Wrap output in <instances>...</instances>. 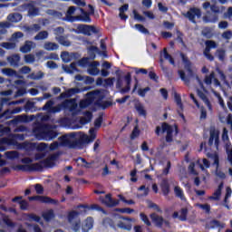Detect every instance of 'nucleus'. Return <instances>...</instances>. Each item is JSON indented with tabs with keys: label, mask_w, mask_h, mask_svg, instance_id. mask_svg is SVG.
<instances>
[{
	"label": "nucleus",
	"mask_w": 232,
	"mask_h": 232,
	"mask_svg": "<svg viewBox=\"0 0 232 232\" xmlns=\"http://www.w3.org/2000/svg\"><path fill=\"white\" fill-rule=\"evenodd\" d=\"M89 133L90 137L81 131L65 134L60 138L61 144L71 149H77L83 144L93 142L96 138L95 128L90 129Z\"/></svg>",
	"instance_id": "nucleus-1"
},
{
	"label": "nucleus",
	"mask_w": 232,
	"mask_h": 232,
	"mask_svg": "<svg viewBox=\"0 0 232 232\" xmlns=\"http://www.w3.org/2000/svg\"><path fill=\"white\" fill-rule=\"evenodd\" d=\"M181 58H182L184 68H185L187 73L183 70H179L178 73H179V79H181V81L187 86L190 85L191 81L196 80V81H198V82L200 86V89H203V91L206 92V87H205L204 83L201 82V80L199 79V77L197 74V72H195V70L192 69L191 63L188 60V58L184 54H181Z\"/></svg>",
	"instance_id": "nucleus-2"
},
{
	"label": "nucleus",
	"mask_w": 232,
	"mask_h": 232,
	"mask_svg": "<svg viewBox=\"0 0 232 232\" xmlns=\"http://www.w3.org/2000/svg\"><path fill=\"white\" fill-rule=\"evenodd\" d=\"M104 95L102 92L95 91L88 93L87 100H82L80 102V108L85 109L90 104L95 103L97 107L102 108V110H105L107 107L111 106V103L110 102H103Z\"/></svg>",
	"instance_id": "nucleus-3"
},
{
	"label": "nucleus",
	"mask_w": 232,
	"mask_h": 232,
	"mask_svg": "<svg viewBox=\"0 0 232 232\" xmlns=\"http://www.w3.org/2000/svg\"><path fill=\"white\" fill-rule=\"evenodd\" d=\"M88 6L91 9L90 13H87L83 8H80V12L82 14L76 16H72V14H74L76 11V7L71 6L66 12V20L70 22H74L76 19H81L84 23H92V18H90V14H94V7L92 5H89Z\"/></svg>",
	"instance_id": "nucleus-4"
},
{
	"label": "nucleus",
	"mask_w": 232,
	"mask_h": 232,
	"mask_svg": "<svg viewBox=\"0 0 232 232\" xmlns=\"http://www.w3.org/2000/svg\"><path fill=\"white\" fill-rule=\"evenodd\" d=\"M54 130L55 125L43 124L36 130V134L44 140H52L57 137V131Z\"/></svg>",
	"instance_id": "nucleus-5"
},
{
	"label": "nucleus",
	"mask_w": 232,
	"mask_h": 232,
	"mask_svg": "<svg viewBox=\"0 0 232 232\" xmlns=\"http://www.w3.org/2000/svg\"><path fill=\"white\" fill-rule=\"evenodd\" d=\"M160 131L166 133V142H173V136L179 133L177 126H172L168 123L161 124V127L157 126L156 134H160Z\"/></svg>",
	"instance_id": "nucleus-6"
},
{
	"label": "nucleus",
	"mask_w": 232,
	"mask_h": 232,
	"mask_svg": "<svg viewBox=\"0 0 232 232\" xmlns=\"http://www.w3.org/2000/svg\"><path fill=\"white\" fill-rule=\"evenodd\" d=\"M135 219L128 218H121L120 217L119 219L116 221V225H113L112 220L111 218H106L104 223H108L111 227H118L126 231H130L132 225L131 222H134Z\"/></svg>",
	"instance_id": "nucleus-7"
},
{
	"label": "nucleus",
	"mask_w": 232,
	"mask_h": 232,
	"mask_svg": "<svg viewBox=\"0 0 232 232\" xmlns=\"http://www.w3.org/2000/svg\"><path fill=\"white\" fill-rule=\"evenodd\" d=\"M80 66L86 67L88 66L87 72L92 76H96L101 73V70L98 69V66L101 65L99 62H91L89 63L88 58H83L79 62Z\"/></svg>",
	"instance_id": "nucleus-8"
},
{
	"label": "nucleus",
	"mask_w": 232,
	"mask_h": 232,
	"mask_svg": "<svg viewBox=\"0 0 232 232\" xmlns=\"http://www.w3.org/2000/svg\"><path fill=\"white\" fill-rule=\"evenodd\" d=\"M130 82H131V75L130 73H127L125 76V82H122L121 76L117 79L116 88L119 89V92L121 94H125L130 92Z\"/></svg>",
	"instance_id": "nucleus-9"
},
{
	"label": "nucleus",
	"mask_w": 232,
	"mask_h": 232,
	"mask_svg": "<svg viewBox=\"0 0 232 232\" xmlns=\"http://www.w3.org/2000/svg\"><path fill=\"white\" fill-rule=\"evenodd\" d=\"M183 15L192 24H196V19H200L201 17V11L198 7H190V9H188L186 14H183Z\"/></svg>",
	"instance_id": "nucleus-10"
},
{
	"label": "nucleus",
	"mask_w": 232,
	"mask_h": 232,
	"mask_svg": "<svg viewBox=\"0 0 232 232\" xmlns=\"http://www.w3.org/2000/svg\"><path fill=\"white\" fill-rule=\"evenodd\" d=\"M63 33L64 29L63 27H57L56 29H54L55 39L62 45L69 47L71 46V42L63 35Z\"/></svg>",
	"instance_id": "nucleus-11"
},
{
	"label": "nucleus",
	"mask_w": 232,
	"mask_h": 232,
	"mask_svg": "<svg viewBox=\"0 0 232 232\" xmlns=\"http://www.w3.org/2000/svg\"><path fill=\"white\" fill-rule=\"evenodd\" d=\"M207 157L213 161V165L216 166V175L220 179H226V174L222 170L218 169V156L217 153H208Z\"/></svg>",
	"instance_id": "nucleus-12"
},
{
	"label": "nucleus",
	"mask_w": 232,
	"mask_h": 232,
	"mask_svg": "<svg viewBox=\"0 0 232 232\" xmlns=\"http://www.w3.org/2000/svg\"><path fill=\"white\" fill-rule=\"evenodd\" d=\"M81 34L83 35H92V34H97L98 31L93 25H89V24H78L76 27Z\"/></svg>",
	"instance_id": "nucleus-13"
},
{
	"label": "nucleus",
	"mask_w": 232,
	"mask_h": 232,
	"mask_svg": "<svg viewBox=\"0 0 232 232\" xmlns=\"http://www.w3.org/2000/svg\"><path fill=\"white\" fill-rule=\"evenodd\" d=\"M205 45H207V47H205V50L203 53L204 56L207 57V59H208L209 61H213L214 56L209 53L211 49H216L218 47L216 42L213 40H208L205 42Z\"/></svg>",
	"instance_id": "nucleus-14"
},
{
	"label": "nucleus",
	"mask_w": 232,
	"mask_h": 232,
	"mask_svg": "<svg viewBox=\"0 0 232 232\" xmlns=\"http://www.w3.org/2000/svg\"><path fill=\"white\" fill-rule=\"evenodd\" d=\"M150 219L157 227H162L163 224H165L167 227H169V221L165 220L163 217L158 216L156 213L150 214Z\"/></svg>",
	"instance_id": "nucleus-15"
},
{
	"label": "nucleus",
	"mask_w": 232,
	"mask_h": 232,
	"mask_svg": "<svg viewBox=\"0 0 232 232\" xmlns=\"http://www.w3.org/2000/svg\"><path fill=\"white\" fill-rule=\"evenodd\" d=\"M220 135V132L218 130H217L215 128H211L210 129V137L208 140V145L210 147H212L214 145V147L218 148V143H219V139L218 136Z\"/></svg>",
	"instance_id": "nucleus-16"
},
{
	"label": "nucleus",
	"mask_w": 232,
	"mask_h": 232,
	"mask_svg": "<svg viewBox=\"0 0 232 232\" xmlns=\"http://www.w3.org/2000/svg\"><path fill=\"white\" fill-rule=\"evenodd\" d=\"M196 92H198V97L201 99L204 104L207 105L208 111H212V105L210 104L209 100L208 99L206 94L208 92L207 89H205L204 91V89L201 88V90L198 89Z\"/></svg>",
	"instance_id": "nucleus-17"
},
{
	"label": "nucleus",
	"mask_w": 232,
	"mask_h": 232,
	"mask_svg": "<svg viewBox=\"0 0 232 232\" xmlns=\"http://www.w3.org/2000/svg\"><path fill=\"white\" fill-rule=\"evenodd\" d=\"M204 82L208 86L212 85V83L217 87L221 85L220 82L216 78L214 72H212L209 75L205 76Z\"/></svg>",
	"instance_id": "nucleus-18"
},
{
	"label": "nucleus",
	"mask_w": 232,
	"mask_h": 232,
	"mask_svg": "<svg viewBox=\"0 0 232 232\" xmlns=\"http://www.w3.org/2000/svg\"><path fill=\"white\" fill-rule=\"evenodd\" d=\"M29 200H39L41 203H44V204H56L57 203L56 200L52 199L48 197H44V196L30 197Z\"/></svg>",
	"instance_id": "nucleus-19"
},
{
	"label": "nucleus",
	"mask_w": 232,
	"mask_h": 232,
	"mask_svg": "<svg viewBox=\"0 0 232 232\" xmlns=\"http://www.w3.org/2000/svg\"><path fill=\"white\" fill-rule=\"evenodd\" d=\"M53 102L52 100H49L45 105L44 106V108H42L43 111H48L49 112H59L61 111V107L57 106V107H53Z\"/></svg>",
	"instance_id": "nucleus-20"
},
{
	"label": "nucleus",
	"mask_w": 232,
	"mask_h": 232,
	"mask_svg": "<svg viewBox=\"0 0 232 232\" xmlns=\"http://www.w3.org/2000/svg\"><path fill=\"white\" fill-rule=\"evenodd\" d=\"M103 204L108 206L109 208L116 207L120 204L119 199H112L111 194H107L105 196V199L103 200Z\"/></svg>",
	"instance_id": "nucleus-21"
},
{
	"label": "nucleus",
	"mask_w": 232,
	"mask_h": 232,
	"mask_svg": "<svg viewBox=\"0 0 232 232\" xmlns=\"http://www.w3.org/2000/svg\"><path fill=\"white\" fill-rule=\"evenodd\" d=\"M59 154H50L46 160L43 161L44 166L53 168L54 166V160H57Z\"/></svg>",
	"instance_id": "nucleus-22"
},
{
	"label": "nucleus",
	"mask_w": 232,
	"mask_h": 232,
	"mask_svg": "<svg viewBox=\"0 0 232 232\" xmlns=\"http://www.w3.org/2000/svg\"><path fill=\"white\" fill-rule=\"evenodd\" d=\"M93 227V218L92 217L87 218L82 225V232H89Z\"/></svg>",
	"instance_id": "nucleus-23"
},
{
	"label": "nucleus",
	"mask_w": 232,
	"mask_h": 232,
	"mask_svg": "<svg viewBox=\"0 0 232 232\" xmlns=\"http://www.w3.org/2000/svg\"><path fill=\"white\" fill-rule=\"evenodd\" d=\"M40 10L35 6V3L31 1V5L28 7V16L34 18L38 15Z\"/></svg>",
	"instance_id": "nucleus-24"
},
{
	"label": "nucleus",
	"mask_w": 232,
	"mask_h": 232,
	"mask_svg": "<svg viewBox=\"0 0 232 232\" xmlns=\"http://www.w3.org/2000/svg\"><path fill=\"white\" fill-rule=\"evenodd\" d=\"M36 44L32 41H26L25 44L20 48V51L23 53H27L28 52H31L33 49H35Z\"/></svg>",
	"instance_id": "nucleus-25"
},
{
	"label": "nucleus",
	"mask_w": 232,
	"mask_h": 232,
	"mask_svg": "<svg viewBox=\"0 0 232 232\" xmlns=\"http://www.w3.org/2000/svg\"><path fill=\"white\" fill-rule=\"evenodd\" d=\"M80 90L78 88H71L67 90L65 92H62L60 98L66 99L72 97L73 95L79 93Z\"/></svg>",
	"instance_id": "nucleus-26"
},
{
	"label": "nucleus",
	"mask_w": 232,
	"mask_h": 232,
	"mask_svg": "<svg viewBox=\"0 0 232 232\" xmlns=\"http://www.w3.org/2000/svg\"><path fill=\"white\" fill-rule=\"evenodd\" d=\"M2 73L4 75H6L7 77H16L19 79L23 78V76H19V74L17 73V72L15 70L10 69V68L2 69Z\"/></svg>",
	"instance_id": "nucleus-27"
},
{
	"label": "nucleus",
	"mask_w": 232,
	"mask_h": 232,
	"mask_svg": "<svg viewBox=\"0 0 232 232\" xmlns=\"http://www.w3.org/2000/svg\"><path fill=\"white\" fill-rule=\"evenodd\" d=\"M92 121V112L87 111H85V112L83 113V117L81 118L80 123H81L82 125H85V124L89 123V122Z\"/></svg>",
	"instance_id": "nucleus-28"
},
{
	"label": "nucleus",
	"mask_w": 232,
	"mask_h": 232,
	"mask_svg": "<svg viewBox=\"0 0 232 232\" xmlns=\"http://www.w3.org/2000/svg\"><path fill=\"white\" fill-rule=\"evenodd\" d=\"M88 44H90L91 46L88 47V53L90 55V58L92 60H94L96 58V53H99V49L97 46L92 45V43L91 42H87Z\"/></svg>",
	"instance_id": "nucleus-29"
},
{
	"label": "nucleus",
	"mask_w": 232,
	"mask_h": 232,
	"mask_svg": "<svg viewBox=\"0 0 232 232\" xmlns=\"http://www.w3.org/2000/svg\"><path fill=\"white\" fill-rule=\"evenodd\" d=\"M76 56H77L76 53H69L68 52H63L61 54V58L65 63H70L72 59H76Z\"/></svg>",
	"instance_id": "nucleus-30"
},
{
	"label": "nucleus",
	"mask_w": 232,
	"mask_h": 232,
	"mask_svg": "<svg viewBox=\"0 0 232 232\" xmlns=\"http://www.w3.org/2000/svg\"><path fill=\"white\" fill-rule=\"evenodd\" d=\"M7 62L10 63V65L13 67L18 66L20 62V56L19 54H13L6 58Z\"/></svg>",
	"instance_id": "nucleus-31"
},
{
	"label": "nucleus",
	"mask_w": 232,
	"mask_h": 232,
	"mask_svg": "<svg viewBox=\"0 0 232 232\" xmlns=\"http://www.w3.org/2000/svg\"><path fill=\"white\" fill-rule=\"evenodd\" d=\"M34 169V165H15L14 167V169L15 171H23V172H25V171H32L33 169Z\"/></svg>",
	"instance_id": "nucleus-32"
},
{
	"label": "nucleus",
	"mask_w": 232,
	"mask_h": 232,
	"mask_svg": "<svg viewBox=\"0 0 232 232\" xmlns=\"http://www.w3.org/2000/svg\"><path fill=\"white\" fill-rule=\"evenodd\" d=\"M47 145L45 143H40L37 146V150L41 151L39 154H36V159L41 160L45 158L44 150L46 149Z\"/></svg>",
	"instance_id": "nucleus-33"
},
{
	"label": "nucleus",
	"mask_w": 232,
	"mask_h": 232,
	"mask_svg": "<svg viewBox=\"0 0 232 232\" xmlns=\"http://www.w3.org/2000/svg\"><path fill=\"white\" fill-rule=\"evenodd\" d=\"M161 189L163 190L164 196L169 194V179H163V181H161Z\"/></svg>",
	"instance_id": "nucleus-34"
},
{
	"label": "nucleus",
	"mask_w": 232,
	"mask_h": 232,
	"mask_svg": "<svg viewBox=\"0 0 232 232\" xmlns=\"http://www.w3.org/2000/svg\"><path fill=\"white\" fill-rule=\"evenodd\" d=\"M49 38L48 31H40L34 37L35 41H45Z\"/></svg>",
	"instance_id": "nucleus-35"
},
{
	"label": "nucleus",
	"mask_w": 232,
	"mask_h": 232,
	"mask_svg": "<svg viewBox=\"0 0 232 232\" xmlns=\"http://www.w3.org/2000/svg\"><path fill=\"white\" fill-rule=\"evenodd\" d=\"M63 70L66 73H75L77 72L76 63H72L71 65H63Z\"/></svg>",
	"instance_id": "nucleus-36"
},
{
	"label": "nucleus",
	"mask_w": 232,
	"mask_h": 232,
	"mask_svg": "<svg viewBox=\"0 0 232 232\" xmlns=\"http://www.w3.org/2000/svg\"><path fill=\"white\" fill-rule=\"evenodd\" d=\"M42 29L41 24H33L26 27V31L30 34L40 32Z\"/></svg>",
	"instance_id": "nucleus-37"
},
{
	"label": "nucleus",
	"mask_w": 232,
	"mask_h": 232,
	"mask_svg": "<svg viewBox=\"0 0 232 232\" xmlns=\"http://www.w3.org/2000/svg\"><path fill=\"white\" fill-rule=\"evenodd\" d=\"M129 9V5L125 4L121 7H119V17L120 19H128V15L124 14V12H127Z\"/></svg>",
	"instance_id": "nucleus-38"
},
{
	"label": "nucleus",
	"mask_w": 232,
	"mask_h": 232,
	"mask_svg": "<svg viewBox=\"0 0 232 232\" xmlns=\"http://www.w3.org/2000/svg\"><path fill=\"white\" fill-rule=\"evenodd\" d=\"M174 193L175 196L177 198H179V199L185 201L186 200V197L184 196V192L182 190V188L179 186H175L174 187Z\"/></svg>",
	"instance_id": "nucleus-39"
},
{
	"label": "nucleus",
	"mask_w": 232,
	"mask_h": 232,
	"mask_svg": "<svg viewBox=\"0 0 232 232\" xmlns=\"http://www.w3.org/2000/svg\"><path fill=\"white\" fill-rule=\"evenodd\" d=\"M44 50L56 51L59 50V45L55 43L46 42L44 45Z\"/></svg>",
	"instance_id": "nucleus-40"
},
{
	"label": "nucleus",
	"mask_w": 232,
	"mask_h": 232,
	"mask_svg": "<svg viewBox=\"0 0 232 232\" xmlns=\"http://www.w3.org/2000/svg\"><path fill=\"white\" fill-rule=\"evenodd\" d=\"M63 106L69 108L71 111H74L77 108V103L74 100H65L63 102Z\"/></svg>",
	"instance_id": "nucleus-41"
},
{
	"label": "nucleus",
	"mask_w": 232,
	"mask_h": 232,
	"mask_svg": "<svg viewBox=\"0 0 232 232\" xmlns=\"http://www.w3.org/2000/svg\"><path fill=\"white\" fill-rule=\"evenodd\" d=\"M208 228H216L218 227V232L221 231L222 228H224V224L218 222V220H212L208 226H207Z\"/></svg>",
	"instance_id": "nucleus-42"
},
{
	"label": "nucleus",
	"mask_w": 232,
	"mask_h": 232,
	"mask_svg": "<svg viewBox=\"0 0 232 232\" xmlns=\"http://www.w3.org/2000/svg\"><path fill=\"white\" fill-rule=\"evenodd\" d=\"M23 19V15L19 14H11L7 15V20H9L12 23H18Z\"/></svg>",
	"instance_id": "nucleus-43"
},
{
	"label": "nucleus",
	"mask_w": 232,
	"mask_h": 232,
	"mask_svg": "<svg viewBox=\"0 0 232 232\" xmlns=\"http://www.w3.org/2000/svg\"><path fill=\"white\" fill-rule=\"evenodd\" d=\"M227 153L228 161L232 166V148L230 147V145H227ZM228 174L230 177H232V167L228 169Z\"/></svg>",
	"instance_id": "nucleus-44"
},
{
	"label": "nucleus",
	"mask_w": 232,
	"mask_h": 232,
	"mask_svg": "<svg viewBox=\"0 0 232 232\" xmlns=\"http://www.w3.org/2000/svg\"><path fill=\"white\" fill-rule=\"evenodd\" d=\"M76 81H83L85 83L92 84L94 82V79L92 76H81V75H76L75 76Z\"/></svg>",
	"instance_id": "nucleus-45"
},
{
	"label": "nucleus",
	"mask_w": 232,
	"mask_h": 232,
	"mask_svg": "<svg viewBox=\"0 0 232 232\" xmlns=\"http://www.w3.org/2000/svg\"><path fill=\"white\" fill-rule=\"evenodd\" d=\"M44 76V73L41 71L36 72H32L28 77L33 81H40Z\"/></svg>",
	"instance_id": "nucleus-46"
},
{
	"label": "nucleus",
	"mask_w": 232,
	"mask_h": 232,
	"mask_svg": "<svg viewBox=\"0 0 232 232\" xmlns=\"http://www.w3.org/2000/svg\"><path fill=\"white\" fill-rule=\"evenodd\" d=\"M219 121L222 123H227L230 127V130H232V114H228L227 118L224 116H219Z\"/></svg>",
	"instance_id": "nucleus-47"
},
{
	"label": "nucleus",
	"mask_w": 232,
	"mask_h": 232,
	"mask_svg": "<svg viewBox=\"0 0 232 232\" xmlns=\"http://www.w3.org/2000/svg\"><path fill=\"white\" fill-rule=\"evenodd\" d=\"M6 159H9L11 160H14L16 159H19V153L15 150L6 151L5 153Z\"/></svg>",
	"instance_id": "nucleus-48"
},
{
	"label": "nucleus",
	"mask_w": 232,
	"mask_h": 232,
	"mask_svg": "<svg viewBox=\"0 0 232 232\" xmlns=\"http://www.w3.org/2000/svg\"><path fill=\"white\" fill-rule=\"evenodd\" d=\"M223 188H224V184H223V183H220V184L218 185V188L217 191L214 192V194H213L212 197H210V199L218 200V197L221 196Z\"/></svg>",
	"instance_id": "nucleus-49"
},
{
	"label": "nucleus",
	"mask_w": 232,
	"mask_h": 232,
	"mask_svg": "<svg viewBox=\"0 0 232 232\" xmlns=\"http://www.w3.org/2000/svg\"><path fill=\"white\" fill-rule=\"evenodd\" d=\"M46 14L53 16L54 19H62L63 17V14L58 12V11H55V10H53V9H48L46 11Z\"/></svg>",
	"instance_id": "nucleus-50"
},
{
	"label": "nucleus",
	"mask_w": 232,
	"mask_h": 232,
	"mask_svg": "<svg viewBox=\"0 0 232 232\" xmlns=\"http://www.w3.org/2000/svg\"><path fill=\"white\" fill-rule=\"evenodd\" d=\"M8 99L7 98H2L1 99V102H0V111H1V110H2V108H3V106L4 105H9V106H11V105H14V104H18L19 103V102H8Z\"/></svg>",
	"instance_id": "nucleus-51"
},
{
	"label": "nucleus",
	"mask_w": 232,
	"mask_h": 232,
	"mask_svg": "<svg viewBox=\"0 0 232 232\" xmlns=\"http://www.w3.org/2000/svg\"><path fill=\"white\" fill-rule=\"evenodd\" d=\"M163 56H164V58H165L166 60L169 61V63L170 65L175 66L174 59H173V57H172L169 53H167V48H164Z\"/></svg>",
	"instance_id": "nucleus-52"
},
{
	"label": "nucleus",
	"mask_w": 232,
	"mask_h": 232,
	"mask_svg": "<svg viewBox=\"0 0 232 232\" xmlns=\"http://www.w3.org/2000/svg\"><path fill=\"white\" fill-rule=\"evenodd\" d=\"M24 37V34L22 32H15L13 34L11 41L14 43H18L19 39Z\"/></svg>",
	"instance_id": "nucleus-53"
},
{
	"label": "nucleus",
	"mask_w": 232,
	"mask_h": 232,
	"mask_svg": "<svg viewBox=\"0 0 232 232\" xmlns=\"http://www.w3.org/2000/svg\"><path fill=\"white\" fill-rule=\"evenodd\" d=\"M135 109H136V111H138V112L140 116H142V117L146 116V110L143 105H141L140 103H138L135 105Z\"/></svg>",
	"instance_id": "nucleus-54"
},
{
	"label": "nucleus",
	"mask_w": 232,
	"mask_h": 232,
	"mask_svg": "<svg viewBox=\"0 0 232 232\" xmlns=\"http://www.w3.org/2000/svg\"><path fill=\"white\" fill-rule=\"evenodd\" d=\"M0 28H2L0 31L1 35H5L7 34L6 28H10V24L7 22L0 23Z\"/></svg>",
	"instance_id": "nucleus-55"
},
{
	"label": "nucleus",
	"mask_w": 232,
	"mask_h": 232,
	"mask_svg": "<svg viewBox=\"0 0 232 232\" xmlns=\"http://www.w3.org/2000/svg\"><path fill=\"white\" fill-rule=\"evenodd\" d=\"M188 216V208H181L179 211V219L181 221H186Z\"/></svg>",
	"instance_id": "nucleus-56"
},
{
	"label": "nucleus",
	"mask_w": 232,
	"mask_h": 232,
	"mask_svg": "<svg viewBox=\"0 0 232 232\" xmlns=\"http://www.w3.org/2000/svg\"><path fill=\"white\" fill-rule=\"evenodd\" d=\"M1 46L6 50H14L15 49V43H2Z\"/></svg>",
	"instance_id": "nucleus-57"
},
{
	"label": "nucleus",
	"mask_w": 232,
	"mask_h": 232,
	"mask_svg": "<svg viewBox=\"0 0 232 232\" xmlns=\"http://www.w3.org/2000/svg\"><path fill=\"white\" fill-rule=\"evenodd\" d=\"M134 27H135L136 29H138L139 32H140V33L143 34H150L149 31L144 27L143 24H136L134 25Z\"/></svg>",
	"instance_id": "nucleus-58"
},
{
	"label": "nucleus",
	"mask_w": 232,
	"mask_h": 232,
	"mask_svg": "<svg viewBox=\"0 0 232 232\" xmlns=\"http://www.w3.org/2000/svg\"><path fill=\"white\" fill-rule=\"evenodd\" d=\"M30 5H31V2L28 3V4H24V5L16 7L15 11L16 12H25V11H27L29 9Z\"/></svg>",
	"instance_id": "nucleus-59"
},
{
	"label": "nucleus",
	"mask_w": 232,
	"mask_h": 232,
	"mask_svg": "<svg viewBox=\"0 0 232 232\" xmlns=\"http://www.w3.org/2000/svg\"><path fill=\"white\" fill-rule=\"evenodd\" d=\"M72 229L74 232H79L81 228V221L80 219H75L72 223Z\"/></svg>",
	"instance_id": "nucleus-60"
},
{
	"label": "nucleus",
	"mask_w": 232,
	"mask_h": 232,
	"mask_svg": "<svg viewBox=\"0 0 232 232\" xmlns=\"http://www.w3.org/2000/svg\"><path fill=\"white\" fill-rule=\"evenodd\" d=\"M79 213L77 211H71L69 214V222L73 223L74 220L78 218Z\"/></svg>",
	"instance_id": "nucleus-61"
},
{
	"label": "nucleus",
	"mask_w": 232,
	"mask_h": 232,
	"mask_svg": "<svg viewBox=\"0 0 232 232\" xmlns=\"http://www.w3.org/2000/svg\"><path fill=\"white\" fill-rule=\"evenodd\" d=\"M221 37L223 39L229 41L232 38V31L228 30V31L223 32L221 34Z\"/></svg>",
	"instance_id": "nucleus-62"
},
{
	"label": "nucleus",
	"mask_w": 232,
	"mask_h": 232,
	"mask_svg": "<svg viewBox=\"0 0 232 232\" xmlns=\"http://www.w3.org/2000/svg\"><path fill=\"white\" fill-rule=\"evenodd\" d=\"M54 218L53 216V210H49L48 212L44 214V218L46 221H50L51 219H53Z\"/></svg>",
	"instance_id": "nucleus-63"
},
{
	"label": "nucleus",
	"mask_w": 232,
	"mask_h": 232,
	"mask_svg": "<svg viewBox=\"0 0 232 232\" xmlns=\"http://www.w3.org/2000/svg\"><path fill=\"white\" fill-rule=\"evenodd\" d=\"M217 57L220 60V61H224L225 57H226V52L223 49L218 50L217 51Z\"/></svg>",
	"instance_id": "nucleus-64"
}]
</instances>
